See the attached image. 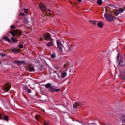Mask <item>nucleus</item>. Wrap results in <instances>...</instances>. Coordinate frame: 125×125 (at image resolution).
<instances>
[{
	"instance_id": "nucleus-3",
	"label": "nucleus",
	"mask_w": 125,
	"mask_h": 125,
	"mask_svg": "<svg viewBox=\"0 0 125 125\" xmlns=\"http://www.w3.org/2000/svg\"><path fill=\"white\" fill-rule=\"evenodd\" d=\"M11 88V85L8 83L4 84L3 87H1V92L2 93H5V92H8Z\"/></svg>"
},
{
	"instance_id": "nucleus-21",
	"label": "nucleus",
	"mask_w": 125,
	"mask_h": 125,
	"mask_svg": "<svg viewBox=\"0 0 125 125\" xmlns=\"http://www.w3.org/2000/svg\"><path fill=\"white\" fill-rule=\"evenodd\" d=\"M67 75V73L63 72L62 74L61 77L62 78V79H64V78H65V77H66Z\"/></svg>"
},
{
	"instance_id": "nucleus-30",
	"label": "nucleus",
	"mask_w": 125,
	"mask_h": 125,
	"mask_svg": "<svg viewBox=\"0 0 125 125\" xmlns=\"http://www.w3.org/2000/svg\"><path fill=\"white\" fill-rule=\"evenodd\" d=\"M54 67L56 70H59V66H58L57 64H55Z\"/></svg>"
},
{
	"instance_id": "nucleus-10",
	"label": "nucleus",
	"mask_w": 125,
	"mask_h": 125,
	"mask_svg": "<svg viewBox=\"0 0 125 125\" xmlns=\"http://www.w3.org/2000/svg\"><path fill=\"white\" fill-rule=\"evenodd\" d=\"M123 12H124V9L122 8H120L119 9L115 11V14H116V15H119V14H121V13H123Z\"/></svg>"
},
{
	"instance_id": "nucleus-27",
	"label": "nucleus",
	"mask_w": 125,
	"mask_h": 125,
	"mask_svg": "<svg viewBox=\"0 0 125 125\" xmlns=\"http://www.w3.org/2000/svg\"><path fill=\"white\" fill-rule=\"evenodd\" d=\"M121 121L122 122H125V115H123L122 117H121Z\"/></svg>"
},
{
	"instance_id": "nucleus-33",
	"label": "nucleus",
	"mask_w": 125,
	"mask_h": 125,
	"mask_svg": "<svg viewBox=\"0 0 125 125\" xmlns=\"http://www.w3.org/2000/svg\"><path fill=\"white\" fill-rule=\"evenodd\" d=\"M11 29H15L16 27H15V26L12 25L10 26Z\"/></svg>"
},
{
	"instance_id": "nucleus-23",
	"label": "nucleus",
	"mask_w": 125,
	"mask_h": 125,
	"mask_svg": "<svg viewBox=\"0 0 125 125\" xmlns=\"http://www.w3.org/2000/svg\"><path fill=\"white\" fill-rule=\"evenodd\" d=\"M102 0H97V3L98 5H101V4H102Z\"/></svg>"
},
{
	"instance_id": "nucleus-35",
	"label": "nucleus",
	"mask_w": 125,
	"mask_h": 125,
	"mask_svg": "<svg viewBox=\"0 0 125 125\" xmlns=\"http://www.w3.org/2000/svg\"><path fill=\"white\" fill-rule=\"evenodd\" d=\"M19 48H23V44L19 45Z\"/></svg>"
},
{
	"instance_id": "nucleus-44",
	"label": "nucleus",
	"mask_w": 125,
	"mask_h": 125,
	"mask_svg": "<svg viewBox=\"0 0 125 125\" xmlns=\"http://www.w3.org/2000/svg\"><path fill=\"white\" fill-rule=\"evenodd\" d=\"M116 20L118 21L119 20V19L115 18Z\"/></svg>"
},
{
	"instance_id": "nucleus-17",
	"label": "nucleus",
	"mask_w": 125,
	"mask_h": 125,
	"mask_svg": "<svg viewBox=\"0 0 125 125\" xmlns=\"http://www.w3.org/2000/svg\"><path fill=\"white\" fill-rule=\"evenodd\" d=\"M28 70L29 72H35V68L34 67L29 66Z\"/></svg>"
},
{
	"instance_id": "nucleus-31",
	"label": "nucleus",
	"mask_w": 125,
	"mask_h": 125,
	"mask_svg": "<svg viewBox=\"0 0 125 125\" xmlns=\"http://www.w3.org/2000/svg\"><path fill=\"white\" fill-rule=\"evenodd\" d=\"M24 13H26V14H28V12H29V10L28 9H25L24 10Z\"/></svg>"
},
{
	"instance_id": "nucleus-37",
	"label": "nucleus",
	"mask_w": 125,
	"mask_h": 125,
	"mask_svg": "<svg viewBox=\"0 0 125 125\" xmlns=\"http://www.w3.org/2000/svg\"><path fill=\"white\" fill-rule=\"evenodd\" d=\"M2 118V115H1V114L0 113V120H1Z\"/></svg>"
},
{
	"instance_id": "nucleus-29",
	"label": "nucleus",
	"mask_w": 125,
	"mask_h": 125,
	"mask_svg": "<svg viewBox=\"0 0 125 125\" xmlns=\"http://www.w3.org/2000/svg\"><path fill=\"white\" fill-rule=\"evenodd\" d=\"M24 22L25 24H29V21H28V19H27L24 20Z\"/></svg>"
},
{
	"instance_id": "nucleus-13",
	"label": "nucleus",
	"mask_w": 125,
	"mask_h": 125,
	"mask_svg": "<svg viewBox=\"0 0 125 125\" xmlns=\"http://www.w3.org/2000/svg\"><path fill=\"white\" fill-rule=\"evenodd\" d=\"M103 23L101 21H100L97 23V26L99 28H103Z\"/></svg>"
},
{
	"instance_id": "nucleus-25",
	"label": "nucleus",
	"mask_w": 125,
	"mask_h": 125,
	"mask_svg": "<svg viewBox=\"0 0 125 125\" xmlns=\"http://www.w3.org/2000/svg\"><path fill=\"white\" fill-rule=\"evenodd\" d=\"M9 34H11L13 37H15L16 34L15 32H14L13 31H9Z\"/></svg>"
},
{
	"instance_id": "nucleus-32",
	"label": "nucleus",
	"mask_w": 125,
	"mask_h": 125,
	"mask_svg": "<svg viewBox=\"0 0 125 125\" xmlns=\"http://www.w3.org/2000/svg\"><path fill=\"white\" fill-rule=\"evenodd\" d=\"M44 125H49V121H45L44 123Z\"/></svg>"
},
{
	"instance_id": "nucleus-43",
	"label": "nucleus",
	"mask_w": 125,
	"mask_h": 125,
	"mask_svg": "<svg viewBox=\"0 0 125 125\" xmlns=\"http://www.w3.org/2000/svg\"><path fill=\"white\" fill-rule=\"evenodd\" d=\"M113 105H117V104H112ZM112 104H111V106H113V105Z\"/></svg>"
},
{
	"instance_id": "nucleus-38",
	"label": "nucleus",
	"mask_w": 125,
	"mask_h": 125,
	"mask_svg": "<svg viewBox=\"0 0 125 125\" xmlns=\"http://www.w3.org/2000/svg\"><path fill=\"white\" fill-rule=\"evenodd\" d=\"M57 74V75H58V78H59V79H60V78H61V76H60V75H59V74H58V73H56Z\"/></svg>"
},
{
	"instance_id": "nucleus-22",
	"label": "nucleus",
	"mask_w": 125,
	"mask_h": 125,
	"mask_svg": "<svg viewBox=\"0 0 125 125\" xmlns=\"http://www.w3.org/2000/svg\"><path fill=\"white\" fill-rule=\"evenodd\" d=\"M122 79L125 82V72H123V74L121 75Z\"/></svg>"
},
{
	"instance_id": "nucleus-40",
	"label": "nucleus",
	"mask_w": 125,
	"mask_h": 125,
	"mask_svg": "<svg viewBox=\"0 0 125 125\" xmlns=\"http://www.w3.org/2000/svg\"><path fill=\"white\" fill-rule=\"evenodd\" d=\"M78 1H79V2H81L82 1V0H78Z\"/></svg>"
},
{
	"instance_id": "nucleus-15",
	"label": "nucleus",
	"mask_w": 125,
	"mask_h": 125,
	"mask_svg": "<svg viewBox=\"0 0 125 125\" xmlns=\"http://www.w3.org/2000/svg\"><path fill=\"white\" fill-rule=\"evenodd\" d=\"M52 45H53V42H50L46 43V46L47 47H50V46H52Z\"/></svg>"
},
{
	"instance_id": "nucleus-11",
	"label": "nucleus",
	"mask_w": 125,
	"mask_h": 125,
	"mask_svg": "<svg viewBox=\"0 0 125 125\" xmlns=\"http://www.w3.org/2000/svg\"><path fill=\"white\" fill-rule=\"evenodd\" d=\"M2 40H4V41H6V42H11V40L8 38V37L6 36H4L2 38Z\"/></svg>"
},
{
	"instance_id": "nucleus-1",
	"label": "nucleus",
	"mask_w": 125,
	"mask_h": 125,
	"mask_svg": "<svg viewBox=\"0 0 125 125\" xmlns=\"http://www.w3.org/2000/svg\"><path fill=\"white\" fill-rule=\"evenodd\" d=\"M57 48L59 49L60 51H63V48L66 52H70L72 50V47L69 45V42H66L65 45L63 46L61 41H57Z\"/></svg>"
},
{
	"instance_id": "nucleus-36",
	"label": "nucleus",
	"mask_w": 125,
	"mask_h": 125,
	"mask_svg": "<svg viewBox=\"0 0 125 125\" xmlns=\"http://www.w3.org/2000/svg\"><path fill=\"white\" fill-rule=\"evenodd\" d=\"M25 16V14H24V13H21L20 14V16Z\"/></svg>"
},
{
	"instance_id": "nucleus-42",
	"label": "nucleus",
	"mask_w": 125,
	"mask_h": 125,
	"mask_svg": "<svg viewBox=\"0 0 125 125\" xmlns=\"http://www.w3.org/2000/svg\"><path fill=\"white\" fill-rule=\"evenodd\" d=\"M124 58L123 59H124L125 60V54H124Z\"/></svg>"
},
{
	"instance_id": "nucleus-28",
	"label": "nucleus",
	"mask_w": 125,
	"mask_h": 125,
	"mask_svg": "<svg viewBox=\"0 0 125 125\" xmlns=\"http://www.w3.org/2000/svg\"><path fill=\"white\" fill-rule=\"evenodd\" d=\"M43 68V66L41 65L38 67V70H39V71H42Z\"/></svg>"
},
{
	"instance_id": "nucleus-7",
	"label": "nucleus",
	"mask_w": 125,
	"mask_h": 125,
	"mask_svg": "<svg viewBox=\"0 0 125 125\" xmlns=\"http://www.w3.org/2000/svg\"><path fill=\"white\" fill-rule=\"evenodd\" d=\"M43 38L45 41H50L51 42H52L53 41V39L51 38V35L48 33H45L43 35Z\"/></svg>"
},
{
	"instance_id": "nucleus-14",
	"label": "nucleus",
	"mask_w": 125,
	"mask_h": 125,
	"mask_svg": "<svg viewBox=\"0 0 125 125\" xmlns=\"http://www.w3.org/2000/svg\"><path fill=\"white\" fill-rule=\"evenodd\" d=\"M11 49H12L13 53H14L15 54H17V53H18L19 52V51H18V49H17L16 48H12Z\"/></svg>"
},
{
	"instance_id": "nucleus-19",
	"label": "nucleus",
	"mask_w": 125,
	"mask_h": 125,
	"mask_svg": "<svg viewBox=\"0 0 125 125\" xmlns=\"http://www.w3.org/2000/svg\"><path fill=\"white\" fill-rule=\"evenodd\" d=\"M45 87L46 88H50L51 87V84L50 83H48L45 85Z\"/></svg>"
},
{
	"instance_id": "nucleus-41",
	"label": "nucleus",
	"mask_w": 125,
	"mask_h": 125,
	"mask_svg": "<svg viewBox=\"0 0 125 125\" xmlns=\"http://www.w3.org/2000/svg\"><path fill=\"white\" fill-rule=\"evenodd\" d=\"M2 63V62L0 61V65H1Z\"/></svg>"
},
{
	"instance_id": "nucleus-12",
	"label": "nucleus",
	"mask_w": 125,
	"mask_h": 125,
	"mask_svg": "<svg viewBox=\"0 0 125 125\" xmlns=\"http://www.w3.org/2000/svg\"><path fill=\"white\" fill-rule=\"evenodd\" d=\"M24 88L26 91H27V93H32V90L30 89H29V87L27 86H25L24 87Z\"/></svg>"
},
{
	"instance_id": "nucleus-45",
	"label": "nucleus",
	"mask_w": 125,
	"mask_h": 125,
	"mask_svg": "<svg viewBox=\"0 0 125 125\" xmlns=\"http://www.w3.org/2000/svg\"><path fill=\"white\" fill-rule=\"evenodd\" d=\"M17 23H19V21H18L17 22Z\"/></svg>"
},
{
	"instance_id": "nucleus-26",
	"label": "nucleus",
	"mask_w": 125,
	"mask_h": 125,
	"mask_svg": "<svg viewBox=\"0 0 125 125\" xmlns=\"http://www.w3.org/2000/svg\"><path fill=\"white\" fill-rule=\"evenodd\" d=\"M3 119L5 121H8L9 118L8 116H7V115H5L3 117Z\"/></svg>"
},
{
	"instance_id": "nucleus-5",
	"label": "nucleus",
	"mask_w": 125,
	"mask_h": 125,
	"mask_svg": "<svg viewBox=\"0 0 125 125\" xmlns=\"http://www.w3.org/2000/svg\"><path fill=\"white\" fill-rule=\"evenodd\" d=\"M104 17L107 21L109 22H112V21H114V17L113 16L109 14H104Z\"/></svg>"
},
{
	"instance_id": "nucleus-2",
	"label": "nucleus",
	"mask_w": 125,
	"mask_h": 125,
	"mask_svg": "<svg viewBox=\"0 0 125 125\" xmlns=\"http://www.w3.org/2000/svg\"><path fill=\"white\" fill-rule=\"evenodd\" d=\"M39 7L41 11H42V12H43V13H45L43 14V15H44V16H47L48 17H49V15H50V14L46 15L45 13H47V12H50V9L47 10V8H46V7H45V5H44V4L42 3L39 4Z\"/></svg>"
},
{
	"instance_id": "nucleus-39",
	"label": "nucleus",
	"mask_w": 125,
	"mask_h": 125,
	"mask_svg": "<svg viewBox=\"0 0 125 125\" xmlns=\"http://www.w3.org/2000/svg\"><path fill=\"white\" fill-rule=\"evenodd\" d=\"M109 6H111L112 7H113V6H114V5H113V4H110V5H109Z\"/></svg>"
},
{
	"instance_id": "nucleus-16",
	"label": "nucleus",
	"mask_w": 125,
	"mask_h": 125,
	"mask_svg": "<svg viewBox=\"0 0 125 125\" xmlns=\"http://www.w3.org/2000/svg\"><path fill=\"white\" fill-rule=\"evenodd\" d=\"M89 23L90 24H92V25H96V23H97V21L90 20L89 21Z\"/></svg>"
},
{
	"instance_id": "nucleus-18",
	"label": "nucleus",
	"mask_w": 125,
	"mask_h": 125,
	"mask_svg": "<svg viewBox=\"0 0 125 125\" xmlns=\"http://www.w3.org/2000/svg\"><path fill=\"white\" fill-rule=\"evenodd\" d=\"M11 40L12 42H14V43H15L16 42H18V40H17V39H16L15 38H14V37H12L11 38Z\"/></svg>"
},
{
	"instance_id": "nucleus-34",
	"label": "nucleus",
	"mask_w": 125,
	"mask_h": 125,
	"mask_svg": "<svg viewBox=\"0 0 125 125\" xmlns=\"http://www.w3.org/2000/svg\"><path fill=\"white\" fill-rule=\"evenodd\" d=\"M0 55L1 56V57H4V56H5V54L1 53H0Z\"/></svg>"
},
{
	"instance_id": "nucleus-24",
	"label": "nucleus",
	"mask_w": 125,
	"mask_h": 125,
	"mask_svg": "<svg viewBox=\"0 0 125 125\" xmlns=\"http://www.w3.org/2000/svg\"><path fill=\"white\" fill-rule=\"evenodd\" d=\"M50 57L52 59H54V58L56 57V55L55 54H52L50 55Z\"/></svg>"
},
{
	"instance_id": "nucleus-8",
	"label": "nucleus",
	"mask_w": 125,
	"mask_h": 125,
	"mask_svg": "<svg viewBox=\"0 0 125 125\" xmlns=\"http://www.w3.org/2000/svg\"><path fill=\"white\" fill-rule=\"evenodd\" d=\"M60 90V88L56 89L53 87H51L49 89V91H50V92H59Z\"/></svg>"
},
{
	"instance_id": "nucleus-4",
	"label": "nucleus",
	"mask_w": 125,
	"mask_h": 125,
	"mask_svg": "<svg viewBox=\"0 0 125 125\" xmlns=\"http://www.w3.org/2000/svg\"><path fill=\"white\" fill-rule=\"evenodd\" d=\"M117 61L118 62V64L120 66H125V60H124V58H120V53H118Z\"/></svg>"
},
{
	"instance_id": "nucleus-6",
	"label": "nucleus",
	"mask_w": 125,
	"mask_h": 125,
	"mask_svg": "<svg viewBox=\"0 0 125 125\" xmlns=\"http://www.w3.org/2000/svg\"><path fill=\"white\" fill-rule=\"evenodd\" d=\"M83 105V104L81 102H77L73 104V109H80L82 106Z\"/></svg>"
},
{
	"instance_id": "nucleus-20",
	"label": "nucleus",
	"mask_w": 125,
	"mask_h": 125,
	"mask_svg": "<svg viewBox=\"0 0 125 125\" xmlns=\"http://www.w3.org/2000/svg\"><path fill=\"white\" fill-rule=\"evenodd\" d=\"M35 119H36L37 121H40V120L42 119V117H41V116L40 115H36V116L35 117Z\"/></svg>"
},
{
	"instance_id": "nucleus-9",
	"label": "nucleus",
	"mask_w": 125,
	"mask_h": 125,
	"mask_svg": "<svg viewBox=\"0 0 125 125\" xmlns=\"http://www.w3.org/2000/svg\"><path fill=\"white\" fill-rule=\"evenodd\" d=\"M14 64H16V65L20 66V65H21L22 64H26V62H25V61H15L14 62Z\"/></svg>"
}]
</instances>
